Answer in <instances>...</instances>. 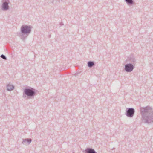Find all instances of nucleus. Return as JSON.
Wrapping results in <instances>:
<instances>
[{"label":"nucleus","instance_id":"nucleus-1","mask_svg":"<svg viewBox=\"0 0 153 153\" xmlns=\"http://www.w3.org/2000/svg\"><path fill=\"white\" fill-rule=\"evenodd\" d=\"M140 111L141 120L144 123L149 124L153 122V108L149 106L140 107Z\"/></svg>","mask_w":153,"mask_h":153},{"label":"nucleus","instance_id":"nucleus-2","mask_svg":"<svg viewBox=\"0 0 153 153\" xmlns=\"http://www.w3.org/2000/svg\"><path fill=\"white\" fill-rule=\"evenodd\" d=\"M32 27L30 25H22L20 28V32L17 33L21 39L25 41L31 31Z\"/></svg>","mask_w":153,"mask_h":153},{"label":"nucleus","instance_id":"nucleus-3","mask_svg":"<svg viewBox=\"0 0 153 153\" xmlns=\"http://www.w3.org/2000/svg\"><path fill=\"white\" fill-rule=\"evenodd\" d=\"M23 90V97L27 99H33L37 91L35 89L29 86L24 88Z\"/></svg>","mask_w":153,"mask_h":153},{"label":"nucleus","instance_id":"nucleus-4","mask_svg":"<svg viewBox=\"0 0 153 153\" xmlns=\"http://www.w3.org/2000/svg\"><path fill=\"white\" fill-rule=\"evenodd\" d=\"M135 112V111L134 108H126V115L128 117L130 118L132 117Z\"/></svg>","mask_w":153,"mask_h":153},{"label":"nucleus","instance_id":"nucleus-5","mask_svg":"<svg viewBox=\"0 0 153 153\" xmlns=\"http://www.w3.org/2000/svg\"><path fill=\"white\" fill-rule=\"evenodd\" d=\"M9 0H3L2 4L1 5V10L3 11L8 10L10 8L9 4L10 3Z\"/></svg>","mask_w":153,"mask_h":153},{"label":"nucleus","instance_id":"nucleus-6","mask_svg":"<svg viewBox=\"0 0 153 153\" xmlns=\"http://www.w3.org/2000/svg\"><path fill=\"white\" fill-rule=\"evenodd\" d=\"M135 65L132 64L128 63L126 64L124 66V70L127 72H130L132 71L134 68Z\"/></svg>","mask_w":153,"mask_h":153},{"label":"nucleus","instance_id":"nucleus-7","mask_svg":"<svg viewBox=\"0 0 153 153\" xmlns=\"http://www.w3.org/2000/svg\"><path fill=\"white\" fill-rule=\"evenodd\" d=\"M127 61L129 62V63L132 64L135 66L137 62V60L135 57L133 55L130 56L128 58Z\"/></svg>","mask_w":153,"mask_h":153},{"label":"nucleus","instance_id":"nucleus-8","mask_svg":"<svg viewBox=\"0 0 153 153\" xmlns=\"http://www.w3.org/2000/svg\"><path fill=\"white\" fill-rule=\"evenodd\" d=\"M83 153H97L96 151L92 148H87L85 150L82 151Z\"/></svg>","mask_w":153,"mask_h":153},{"label":"nucleus","instance_id":"nucleus-9","mask_svg":"<svg viewBox=\"0 0 153 153\" xmlns=\"http://www.w3.org/2000/svg\"><path fill=\"white\" fill-rule=\"evenodd\" d=\"M22 144L26 145L29 144L31 142L32 139L30 138H26L23 139Z\"/></svg>","mask_w":153,"mask_h":153},{"label":"nucleus","instance_id":"nucleus-10","mask_svg":"<svg viewBox=\"0 0 153 153\" xmlns=\"http://www.w3.org/2000/svg\"><path fill=\"white\" fill-rule=\"evenodd\" d=\"M127 4L129 6H132L134 4V0H124Z\"/></svg>","mask_w":153,"mask_h":153},{"label":"nucleus","instance_id":"nucleus-11","mask_svg":"<svg viewBox=\"0 0 153 153\" xmlns=\"http://www.w3.org/2000/svg\"><path fill=\"white\" fill-rule=\"evenodd\" d=\"M7 90L8 91H10L13 90L14 88V86L10 84H8L7 86Z\"/></svg>","mask_w":153,"mask_h":153},{"label":"nucleus","instance_id":"nucleus-12","mask_svg":"<svg viewBox=\"0 0 153 153\" xmlns=\"http://www.w3.org/2000/svg\"><path fill=\"white\" fill-rule=\"evenodd\" d=\"M88 66L90 68H92L95 65V63L94 61H89L87 63Z\"/></svg>","mask_w":153,"mask_h":153},{"label":"nucleus","instance_id":"nucleus-13","mask_svg":"<svg viewBox=\"0 0 153 153\" xmlns=\"http://www.w3.org/2000/svg\"><path fill=\"white\" fill-rule=\"evenodd\" d=\"M62 0H51L49 3L51 2L53 4L57 5L59 3V1H62Z\"/></svg>","mask_w":153,"mask_h":153},{"label":"nucleus","instance_id":"nucleus-14","mask_svg":"<svg viewBox=\"0 0 153 153\" xmlns=\"http://www.w3.org/2000/svg\"><path fill=\"white\" fill-rule=\"evenodd\" d=\"M82 71H77L74 74V76H76L78 74H79L80 73H81Z\"/></svg>","mask_w":153,"mask_h":153},{"label":"nucleus","instance_id":"nucleus-15","mask_svg":"<svg viewBox=\"0 0 153 153\" xmlns=\"http://www.w3.org/2000/svg\"><path fill=\"white\" fill-rule=\"evenodd\" d=\"M0 57L2 58L4 60H7V58L6 56L3 54H2L1 55Z\"/></svg>","mask_w":153,"mask_h":153},{"label":"nucleus","instance_id":"nucleus-16","mask_svg":"<svg viewBox=\"0 0 153 153\" xmlns=\"http://www.w3.org/2000/svg\"><path fill=\"white\" fill-rule=\"evenodd\" d=\"M64 25V24L62 22H61L60 24V26H62V25Z\"/></svg>","mask_w":153,"mask_h":153}]
</instances>
